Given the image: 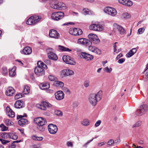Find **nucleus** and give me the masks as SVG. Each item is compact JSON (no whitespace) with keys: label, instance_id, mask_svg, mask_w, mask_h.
<instances>
[{"label":"nucleus","instance_id":"f257e3e1","mask_svg":"<svg viewBox=\"0 0 148 148\" xmlns=\"http://www.w3.org/2000/svg\"><path fill=\"white\" fill-rule=\"evenodd\" d=\"M101 92V91H99L97 93H92L89 95L88 100L90 104L94 106L96 105L97 102L101 99L100 94Z\"/></svg>","mask_w":148,"mask_h":148},{"label":"nucleus","instance_id":"f03ea898","mask_svg":"<svg viewBox=\"0 0 148 148\" xmlns=\"http://www.w3.org/2000/svg\"><path fill=\"white\" fill-rule=\"evenodd\" d=\"M37 66L34 69V72L38 76H42L44 74L45 70L44 69L47 68V65L40 61H38L37 63Z\"/></svg>","mask_w":148,"mask_h":148},{"label":"nucleus","instance_id":"7ed1b4c3","mask_svg":"<svg viewBox=\"0 0 148 148\" xmlns=\"http://www.w3.org/2000/svg\"><path fill=\"white\" fill-rule=\"evenodd\" d=\"M148 110V105L143 104L140 106L139 108L136 111V114L138 116H141L146 113Z\"/></svg>","mask_w":148,"mask_h":148},{"label":"nucleus","instance_id":"20e7f679","mask_svg":"<svg viewBox=\"0 0 148 148\" xmlns=\"http://www.w3.org/2000/svg\"><path fill=\"white\" fill-rule=\"evenodd\" d=\"M64 13L62 12H58L53 13L51 15V18L55 21H59L64 16Z\"/></svg>","mask_w":148,"mask_h":148},{"label":"nucleus","instance_id":"39448f33","mask_svg":"<svg viewBox=\"0 0 148 148\" xmlns=\"http://www.w3.org/2000/svg\"><path fill=\"white\" fill-rule=\"evenodd\" d=\"M103 27L102 25L98 23L92 24L89 26L90 29L97 31H102L103 29Z\"/></svg>","mask_w":148,"mask_h":148},{"label":"nucleus","instance_id":"423d86ee","mask_svg":"<svg viewBox=\"0 0 148 148\" xmlns=\"http://www.w3.org/2000/svg\"><path fill=\"white\" fill-rule=\"evenodd\" d=\"M36 107L42 110H45L47 109L46 107L50 108L52 107V105L49 103L43 101L41 104H37L36 105Z\"/></svg>","mask_w":148,"mask_h":148},{"label":"nucleus","instance_id":"0eeeda50","mask_svg":"<svg viewBox=\"0 0 148 148\" xmlns=\"http://www.w3.org/2000/svg\"><path fill=\"white\" fill-rule=\"evenodd\" d=\"M69 33L74 36H78L82 35L83 33V32L80 29L72 28L70 29Z\"/></svg>","mask_w":148,"mask_h":148},{"label":"nucleus","instance_id":"6e6552de","mask_svg":"<svg viewBox=\"0 0 148 148\" xmlns=\"http://www.w3.org/2000/svg\"><path fill=\"white\" fill-rule=\"evenodd\" d=\"M88 37L90 42L95 44H97L100 42V40L98 38L97 36L93 34H90L88 36Z\"/></svg>","mask_w":148,"mask_h":148},{"label":"nucleus","instance_id":"1a4fd4ad","mask_svg":"<svg viewBox=\"0 0 148 148\" xmlns=\"http://www.w3.org/2000/svg\"><path fill=\"white\" fill-rule=\"evenodd\" d=\"M105 12L112 16H115L117 13L116 10L114 8L107 7L104 9Z\"/></svg>","mask_w":148,"mask_h":148},{"label":"nucleus","instance_id":"9d476101","mask_svg":"<svg viewBox=\"0 0 148 148\" xmlns=\"http://www.w3.org/2000/svg\"><path fill=\"white\" fill-rule=\"evenodd\" d=\"M78 44L86 46H89L91 45V42L86 38H81L77 40Z\"/></svg>","mask_w":148,"mask_h":148},{"label":"nucleus","instance_id":"9b49d317","mask_svg":"<svg viewBox=\"0 0 148 148\" xmlns=\"http://www.w3.org/2000/svg\"><path fill=\"white\" fill-rule=\"evenodd\" d=\"M63 61L68 64L74 65L75 62L73 59L69 56H64L62 57Z\"/></svg>","mask_w":148,"mask_h":148},{"label":"nucleus","instance_id":"f8f14e48","mask_svg":"<svg viewBox=\"0 0 148 148\" xmlns=\"http://www.w3.org/2000/svg\"><path fill=\"white\" fill-rule=\"evenodd\" d=\"M34 121L38 126H43L47 123L45 119L42 117L35 118Z\"/></svg>","mask_w":148,"mask_h":148},{"label":"nucleus","instance_id":"ddd939ff","mask_svg":"<svg viewBox=\"0 0 148 148\" xmlns=\"http://www.w3.org/2000/svg\"><path fill=\"white\" fill-rule=\"evenodd\" d=\"M27 116L25 114H24L23 115H18L17 117V119H21L18 121V123L19 125L21 126H23L24 125H25L26 123L28 122V120L25 119L23 118L25 116Z\"/></svg>","mask_w":148,"mask_h":148},{"label":"nucleus","instance_id":"4468645a","mask_svg":"<svg viewBox=\"0 0 148 148\" xmlns=\"http://www.w3.org/2000/svg\"><path fill=\"white\" fill-rule=\"evenodd\" d=\"M48 128L49 132L51 134H56L58 130L57 126L52 124H49L48 125Z\"/></svg>","mask_w":148,"mask_h":148},{"label":"nucleus","instance_id":"2eb2a0df","mask_svg":"<svg viewBox=\"0 0 148 148\" xmlns=\"http://www.w3.org/2000/svg\"><path fill=\"white\" fill-rule=\"evenodd\" d=\"M51 7L53 9L60 10L61 8L64 9V8L66 7V5L62 2H58L56 4H51Z\"/></svg>","mask_w":148,"mask_h":148},{"label":"nucleus","instance_id":"dca6fc26","mask_svg":"<svg viewBox=\"0 0 148 148\" xmlns=\"http://www.w3.org/2000/svg\"><path fill=\"white\" fill-rule=\"evenodd\" d=\"M1 136L2 137H6L13 140H16L18 138V136L15 134L11 133H4L1 134Z\"/></svg>","mask_w":148,"mask_h":148},{"label":"nucleus","instance_id":"f3484780","mask_svg":"<svg viewBox=\"0 0 148 148\" xmlns=\"http://www.w3.org/2000/svg\"><path fill=\"white\" fill-rule=\"evenodd\" d=\"M49 35L50 37L55 39H58L60 36L59 34L54 29H51L49 31Z\"/></svg>","mask_w":148,"mask_h":148},{"label":"nucleus","instance_id":"a211bd4d","mask_svg":"<svg viewBox=\"0 0 148 148\" xmlns=\"http://www.w3.org/2000/svg\"><path fill=\"white\" fill-rule=\"evenodd\" d=\"M74 74V72L72 71L70 69H64L62 70L60 73V75L62 77Z\"/></svg>","mask_w":148,"mask_h":148},{"label":"nucleus","instance_id":"6ab92c4d","mask_svg":"<svg viewBox=\"0 0 148 148\" xmlns=\"http://www.w3.org/2000/svg\"><path fill=\"white\" fill-rule=\"evenodd\" d=\"M81 54L82 58L87 61L93 59L94 58L92 55L86 52H82Z\"/></svg>","mask_w":148,"mask_h":148},{"label":"nucleus","instance_id":"aec40b11","mask_svg":"<svg viewBox=\"0 0 148 148\" xmlns=\"http://www.w3.org/2000/svg\"><path fill=\"white\" fill-rule=\"evenodd\" d=\"M55 95L56 99L58 100L62 99L64 96V94L63 92L60 90L56 92L55 93Z\"/></svg>","mask_w":148,"mask_h":148},{"label":"nucleus","instance_id":"412c9836","mask_svg":"<svg viewBox=\"0 0 148 148\" xmlns=\"http://www.w3.org/2000/svg\"><path fill=\"white\" fill-rule=\"evenodd\" d=\"M114 26L118 30L119 33L121 35H123L126 33V31L121 26L117 25L116 23H114Z\"/></svg>","mask_w":148,"mask_h":148},{"label":"nucleus","instance_id":"4be33fe9","mask_svg":"<svg viewBox=\"0 0 148 148\" xmlns=\"http://www.w3.org/2000/svg\"><path fill=\"white\" fill-rule=\"evenodd\" d=\"M91 45L88 46V49L89 51L98 54H101V51L100 49L95 46H91Z\"/></svg>","mask_w":148,"mask_h":148},{"label":"nucleus","instance_id":"5701e85b","mask_svg":"<svg viewBox=\"0 0 148 148\" xmlns=\"http://www.w3.org/2000/svg\"><path fill=\"white\" fill-rule=\"evenodd\" d=\"M138 48V47L136 48H133L131 50H130V51L126 54L127 57L128 58H130L136 52Z\"/></svg>","mask_w":148,"mask_h":148},{"label":"nucleus","instance_id":"b1692460","mask_svg":"<svg viewBox=\"0 0 148 148\" xmlns=\"http://www.w3.org/2000/svg\"><path fill=\"white\" fill-rule=\"evenodd\" d=\"M14 89L12 88L9 87L7 88L6 94L9 96H12L14 94Z\"/></svg>","mask_w":148,"mask_h":148},{"label":"nucleus","instance_id":"393cba45","mask_svg":"<svg viewBox=\"0 0 148 148\" xmlns=\"http://www.w3.org/2000/svg\"><path fill=\"white\" fill-rule=\"evenodd\" d=\"M47 54L48 57L49 59L56 60L58 59L56 55L53 52L49 53Z\"/></svg>","mask_w":148,"mask_h":148},{"label":"nucleus","instance_id":"a878e982","mask_svg":"<svg viewBox=\"0 0 148 148\" xmlns=\"http://www.w3.org/2000/svg\"><path fill=\"white\" fill-rule=\"evenodd\" d=\"M50 86V84L48 83H41L39 85V87L42 90H45L49 88Z\"/></svg>","mask_w":148,"mask_h":148},{"label":"nucleus","instance_id":"bb28decb","mask_svg":"<svg viewBox=\"0 0 148 148\" xmlns=\"http://www.w3.org/2000/svg\"><path fill=\"white\" fill-rule=\"evenodd\" d=\"M32 52L31 48L29 47H25L23 50V52L24 54L29 55Z\"/></svg>","mask_w":148,"mask_h":148},{"label":"nucleus","instance_id":"cd10ccee","mask_svg":"<svg viewBox=\"0 0 148 148\" xmlns=\"http://www.w3.org/2000/svg\"><path fill=\"white\" fill-rule=\"evenodd\" d=\"M23 104V101L22 100H18L14 104V106L16 108H22Z\"/></svg>","mask_w":148,"mask_h":148},{"label":"nucleus","instance_id":"c85d7f7f","mask_svg":"<svg viewBox=\"0 0 148 148\" xmlns=\"http://www.w3.org/2000/svg\"><path fill=\"white\" fill-rule=\"evenodd\" d=\"M6 110H9L7 112L8 115L10 117L13 118L14 117V113L11 109L8 106L6 108Z\"/></svg>","mask_w":148,"mask_h":148},{"label":"nucleus","instance_id":"c756f323","mask_svg":"<svg viewBox=\"0 0 148 148\" xmlns=\"http://www.w3.org/2000/svg\"><path fill=\"white\" fill-rule=\"evenodd\" d=\"M32 17L35 24H36L37 22L40 21L42 18L41 16L37 15H34Z\"/></svg>","mask_w":148,"mask_h":148},{"label":"nucleus","instance_id":"7c9ffc66","mask_svg":"<svg viewBox=\"0 0 148 148\" xmlns=\"http://www.w3.org/2000/svg\"><path fill=\"white\" fill-rule=\"evenodd\" d=\"M89 120L87 119H83L81 122V123L84 126H87L89 125Z\"/></svg>","mask_w":148,"mask_h":148},{"label":"nucleus","instance_id":"2f4dec72","mask_svg":"<svg viewBox=\"0 0 148 148\" xmlns=\"http://www.w3.org/2000/svg\"><path fill=\"white\" fill-rule=\"evenodd\" d=\"M1 72L4 75H6L8 74V71L6 67H3L1 69Z\"/></svg>","mask_w":148,"mask_h":148},{"label":"nucleus","instance_id":"473e14b6","mask_svg":"<svg viewBox=\"0 0 148 148\" xmlns=\"http://www.w3.org/2000/svg\"><path fill=\"white\" fill-rule=\"evenodd\" d=\"M26 23L28 25H32L35 24V23L32 17L31 16L29 18L27 19L26 21Z\"/></svg>","mask_w":148,"mask_h":148},{"label":"nucleus","instance_id":"72a5a7b5","mask_svg":"<svg viewBox=\"0 0 148 148\" xmlns=\"http://www.w3.org/2000/svg\"><path fill=\"white\" fill-rule=\"evenodd\" d=\"M29 92L30 88L29 87L27 86H25L23 91V93L25 95H27Z\"/></svg>","mask_w":148,"mask_h":148},{"label":"nucleus","instance_id":"f704fd0d","mask_svg":"<svg viewBox=\"0 0 148 148\" xmlns=\"http://www.w3.org/2000/svg\"><path fill=\"white\" fill-rule=\"evenodd\" d=\"M59 50L65 51H70L71 50L69 49L68 48H66L60 45L59 46Z\"/></svg>","mask_w":148,"mask_h":148},{"label":"nucleus","instance_id":"c9c22d12","mask_svg":"<svg viewBox=\"0 0 148 148\" xmlns=\"http://www.w3.org/2000/svg\"><path fill=\"white\" fill-rule=\"evenodd\" d=\"M55 85L56 86L60 87H62L64 86V84L63 82L58 81H56Z\"/></svg>","mask_w":148,"mask_h":148},{"label":"nucleus","instance_id":"e433bc0d","mask_svg":"<svg viewBox=\"0 0 148 148\" xmlns=\"http://www.w3.org/2000/svg\"><path fill=\"white\" fill-rule=\"evenodd\" d=\"M4 122L7 125H12L14 124V123L9 119H6L4 120Z\"/></svg>","mask_w":148,"mask_h":148},{"label":"nucleus","instance_id":"4c0bfd02","mask_svg":"<svg viewBox=\"0 0 148 148\" xmlns=\"http://www.w3.org/2000/svg\"><path fill=\"white\" fill-rule=\"evenodd\" d=\"M132 5V2L130 0H126L125 2V4H124V5L127 6H131Z\"/></svg>","mask_w":148,"mask_h":148},{"label":"nucleus","instance_id":"58836bf2","mask_svg":"<svg viewBox=\"0 0 148 148\" xmlns=\"http://www.w3.org/2000/svg\"><path fill=\"white\" fill-rule=\"evenodd\" d=\"M15 69H9V74L10 76H13L15 75Z\"/></svg>","mask_w":148,"mask_h":148},{"label":"nucleus","instance_id":"ea45409f","mask_svg":"<svg viewBox=\"0 0 148 148\" xmlns=\"http://www.w3.org/2000/svg\"><path fill=\"white\" fill-rule=\"evenodd\" d=\"M142 124V121H137L136 123L132 126L133 128L138 127L140 126Z\"/></svg>","mask_w":148,"mask_h":148},{"label":"nucleus","instance_id":"a19ab883","mask_svg":"<svg viewBox=\"0 0 148 148\" xmlns=\"http://www.w3.org/2000/svg\"><path fill=\"white\" fill-rule=\"evenodd\" d=\"M121 17L123 18H128L130 17V16L128 13L125 12L122 14Z\"/></svg>","mask_w":148,"mask_h":148},{"label":"nucleus","instance_id":"79ce46f5","mask_svg":"<svg viewBox=\"0 0 148 148\" xmlns=\"http://www.w3.org/2000/svg\"><path fill=\"white\" fill-rule=\"evenodd\" d=\"M55 114L56 115L60 117L62 116L63 115L62 112L58 110H56L55 111Z\"/></svg>","mask_w":148,"mask_h":148},{"label":"nucleus","instance_id":"37998d69","mask_svg":"<svg viewBox=\"0 0 148 148\" xmlns=\"http://www.w3.org/2000/svg\"><path fill=\"white\" fill-rule=\"evenodd\" d=\"M0 127L1 128V130L5 131L8 130V127L5 126L3 124H1L0 125Z\"/></svg>","mask_w":148,"mask_h":148},{"label":"nucleus","instance_id":"c03bdc74","mask_svg":"<svg viewBox=\"0 0 148 148\" xmlns=\"http://www.w3.org/2000/svg\"><path fill=\"white\" fill-rule=\"evenodd\" d=\"M117 142H116V141H114L113 140L111 139L109 140L107 143V144L108 145H112L113 144H115Z\"/></svg>","mask_w":148,"mask_h":148},{"label":"nucleus","instance_id":"a18cd8bd","mask_svg":"<svg viewBox=\"0 0 148 148\" xmlns=\"http://www.w3.org/2000/svg\"><path fill=\"white\" fill-rule=\"evenodd\" d=\"M112 69L111 68L109 69L108 67L107 66L103 69V71L107 73H110L112 71Z\"/></svg>","mask_w":148,"mask_h":148},{"label":"nucleus","instance_id":"49530a36","mask_svg":"<svg viewBox=\"0 0 148 148\" xmlns=\"http://www.w3.org/2000/svg\"><path fill=\"white\" fill-rule=\"evenodd\" d=\"M49 79L51 81H53L56 80V78L53 75H49L48 76Z\"/></svg>","mask_w":148,"mask_h":148},{"label":"nucleus","instance_id":"de8ad7c7","mask_svg":"<svg viewBox=\"0 0 148 148\" xmlns=\"http://www.w3.org/2000/svg\"><path fill=\"white\" fill-rule=\"evenodd\" d=\"M78 105V103L77 101H74L73 103L72 106L74 108L77 107Z\"/></svg>","mask_w":148,"mask_h":148},{"label":"nucleus","instance_id":"09e8293b","mask_svg":"<svg viewBox=\"0 0 148 148\" xmlns=\"http://www.w3.org/2000/svg\"><path fill=\"white\" fill-rule=\"evenodd\" d=\"M89 82L88 80H86L85 81L84 83V86L86 88H87L89 86Z\"/></svg>","mask_w":148,"mask_h":148},{"label":"nucleus","instance_id":"8fccbe9b","mask_svg":"<svg viewBox=\"0 0 148 148\" xmlns=\"http://www.w3.org/2000/svg\"><path fill=\"white\" fill-rule=\"evenodd\" d=\"M22 97V95L21 93H18L15 96V98L16 99H18Z\"/></svg>","mask_w":148,"mask_h":148},{"label":"nucleus","instance_id":"3c124183","mask_svg":"<svg viewBox=\"0 0 148 148\" xmlns=\"http://www.w3.org/2000/svg\"><path fill=\"white\" fill-rule=\"evenodd\" d=\"M138 32L139 34H142L144 31L145 29L144 28H141L138 29Z\"/></svg>","mask_w":148,"mask_h":148},{"label":"nucleus","instance_id":"603ef678","mask_svg":"<svg viewBox=\"0 0 148 148\" xmlns=\"http://www.w3.org/2000/svg\"><path fill=\"white\" fill-rule=\"evenodd\" d=\"M0 140L3 144H5L10 142L8 140H5L1 139H0Z\"/></svg>","mask_w":148,"mask_h":148},{"label":"nucleus","instance_id":"864d4df0","mask_svg":"<svg viewBox=\"0 0 148 148\" xmlns=\"http://www.w3.org/2000/svg\"><path fill=\"white\" fill-rule=\"evenodd\" d=\"M43 126H38V128L41 131L43 132L45 130V128L43 127Z\"/></svg>","mask_w":148,"mask_h":148},{"label":"nucleus","instance_id":"5fc2aeb1","mask_svg":"<svg viewBox=\"0 0 148 148\" xmlns=\"http://www.w3.org/2000/svg\"><path fill=\"white\" fill-rule=\"evenodd\" d=\"M83 14L86 15L87 14H89V12L88 9H84L83 10Z\"/></svg>","mask_w":148,"mask_h":148},{"label":"nucleus","instance_id":"6e6d98bb","mask_svg":"<svg viewBox=\"0 0 148 148\" xmlns=\"http://www.w3.org/2000/svg\"><path fill=\"white\" fill-rule=\"evenodd\" d=\"M101 123V120H98L97 121L96 123L95 124V126L96 127H97L99 126Z\"/></svg>","mask_w":148,"mask_h":148},{"label":"nucleus","instance_id":"4d7b16f0","mask_svg":"<svg viewBox=\"0 0 148 148\" xmlns=\"http://www.w3.org/2000/svg\"><path fill=\"white\" fill-rule=\"evenodd\" d=\"M125 61V59L123 58L119 59L118 61V62L119 64L123 63Z\"/></svg>","mask_w":148,"mask_h":148},{"label":"nucleus","instance_id":"13d9d810","mask_svg":"<svg viewBox=\"0 0 148 148\" xmlns=\"http://www.w3.org/2000/svg\"><path fill=\"white\" fill-rule=\"evenodd\" d=\"M126 1V0H118L119 3L123 5H124V4H125V2Z\"/></svg>","mask_w":148,"mask_h":148},{"label":"nucleus","instance_id":"bf43d9fd","mask_svg":"<svg viewBox=\"0 0 148 148\" xmlns=\"http://www.w3.org/2000/svg\"><path fill=\"white\" fill-rule=\"evenodd\" d=\"M67 145L68 147H72L73 146L72 143L70 141H68L67 143Z\"/></svg>","mask_w":148,"mask_h":148},{"label":"nucleus","instance_id":"052dcab7","mask_svg":"<svg viewBox=\"0 0 148 148\" xmlns=\"http://www.w3.org/2000/svg\"><path fill=\"white\" fill-rule=\"evenodd\" d=\"M123 56V54L122 53H120L116 57V59L118 60L121 57H122Z\"/></svg>","mask_w":148,"mask_h":148},{"label":"nucleus","instance_id":"680f3d73","mask_svg":"<svg viewBox=\"0 0 148 148\" xmlns=\"http://www.w3.org/2000/svg\"><path fill=\"white\" fill-rule=\"evenodd\" d=\"M97 137H96V138H92V140H90V141L88 142H87V143H86L84 145V147H86L87 146V145H88V144H89L90 142H91L94 139V138H96Z\"/></svg>","mask_w":148,"mask_h":148},{"label":"nucleus","instance_id":"e2e57ef3","mask_svg":"<svg viewBox=\"0 0 148 148\" xmlns=\"http://www.w3.org/2000/svg\"><path fill=\"white\" fill-rule=\"evenodd\" d=\"M37 138V136H36L35 135H33L32 136V139L34 140H36Z\"/></svg>","mask_w":148,"mask_h":148},{"label":"nucleus","instance_id":"0e129e2a","mask_svg":"<svg viewBox=\"0 0 148 148\" xmlns=\"http://www.w3.org/2000/svg\"><path fill=\"white\" fill-rule=\"evenodd\" d=\"M43 139V138L42 137L37 136L36 140H42Z\"/></svg>","mask_w":148,"mask_h":148},{"label":"nucleus","instance_id":"69168bd1","mask_svg":"<svg viewBox=\"0 0 148 148\" xmlns=\"http://www.w3.org/2000/svg\"><path fill=\"white\" fill-rule=\"evenodd\" d=\"M45 62L46 64H49L50 63V60L49 59L45 60Z\"/></svg>","mask_w":148,"mask_h":148},{"label":"nucleus","instance_id":"338daca9","mask_svg":"<svg viewBox=\"0 0 148 148\" xmlns=\"http://www.w3.org/2000/svg\"><path fill=\"white\" fill-rule=\"evenodd\" d=\"M105 144V142H102L100 143H99L98 144V145L99 146H102Z\"/></svg>","mask_w":148,"mask_h":148},{"label":"nucleus","instance_id":"774afa93","mask_svg":"<svg viewBox=\"0 0 148 148\" xmlns=\"http://www.w3.org/2000/svg\"><path fill=\"white\" fill-rule=\"evenodd\" d=\"M114 52H115L116 51V46L115 44H114L113 45Z\"/></svg>","mask_w":148,"mask_h":148}]
</instances>
